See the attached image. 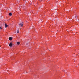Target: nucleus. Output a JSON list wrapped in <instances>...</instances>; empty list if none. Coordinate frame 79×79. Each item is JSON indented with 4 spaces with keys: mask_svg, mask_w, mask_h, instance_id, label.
I'll return each mask as SVG.
<instances>
[{
    "mask_svg": "<svg viewBox=\"0 0 79 79\" xmlns=\"http://www.w3.org/2000/svg\"><path fill=\"white\" fill-rule=\"evenodd\" d=\"M19 27H20L21 26V27H23V25L22 23H20L19 24Z\"/></svg>",
    "mask_w": 79,
    "mask_h": 79,
    "instance_id": "f257e3e1",
    "label": "nucleus"
},
{
    "mask_svg": "<svg viewBox=\"0 0 79 79\" xmlns=\"http://www.w3.org/2000/svg\"><path fill=\"white\" fill-rule=\"evenodd\" d=\"M9 47H12V43H10V44H9Z\"/></svg>",
    "mask_w": 79,
    "mask_h": 79,
    "instance_id": "f03ea898",
    "label": "nucleus"
},
{
    "mask_svg": "<svg viewBox=\"0 0 79 79\" xmlns=\"http://www.w3.org/2000/svg\"><path fill=\"white\" fill-rule=\"evenodd\" d=\"M12 39V37H10L9 38V40H11Z\"/></svg>",
    "mask_w": 79,
    "mask_h": 79,
    "instance_id": "7ed1b4c3",
    "label": "nucleus"
},
{
    "mask_svg": "<svg viewBox=\"0 0 79 79\" xmlns=\"http://www.w3.org/2000/svg\"><path fill=\"white\" fill-rule=\"evenodd\" d=\"M17 45H19V44H20V43L19 42H17Z\"/></svg>",
    "mask_w": 79,
    "mask_h": 79,
    "instance_id": "20e7f679",
    "label": "nucleus"
},
{
    "mask_svg": "<svg viewBox=\"0 0 79 79\" xmlns=\"http://www.w3.org/2000/svg\"><path fill=\"white\" fill-rule=\"evenodd\" d=\"M8 26L6 24H5V27H8Z\"/></svg>",
    "mask_w": 79,
    "mask_h": 79,
    "instance_id": "39448f33",
    "label": "nucleus"
},
{
    "mask_svg": "<svg viewBox=\"0 0 79 79\" xmlns=\"http://www.w3.org/2000/svg\"><path fill=\"white\" fill-rule=\"evenodd\" d=\"M9 16H11L12 15V14L11 13H9Z\"/></svg>",
    "mask_w": 79,
    "mask_h": 79,
    "instance_id": "423d86ee",
    "label": "nucleus"
},
{
    "mask_svg": "<svg viewBox=\"0 0 79 79\" xmlns=\"http://www.w3.org/2000/svg\"><path fill=\"white\" fill-rule=\"evenodd\" d=\"M17 33H19V30H18L17 31Z\"/></svg>",
    "mask_w": 79,
    "mask_h": 79,
    "instance_id": "0eeeda50",
    "label": "nucleus"
},
{
    "mask_svg": "<svg viewBox=\"0 0 79 79\" xmlns=\"http://www.w3.org/2000/svg\"><path fill=\"white\" fill-rule=\"evenodd\" d=\"M0 29H2V27H0Z\"/></svg>",
    "mask_w": 79,
    "mask_h": 79,
    "instance_id": "6e6552de",
    "label": "nucleus"
},
{
    "mask_svg": "<svg viewBox=\"0 0 79 79\" xmlns=\"http://www.w3.org/2000/svg\"><path fill=\"white\" fill-rule=\"evenodd\" d=\"M34 27V26H33L32 28H33Z\"/></svg>",
    "mask_w": 79,
    "mask_h": 79,
    "instance_id": "1a4fd4ad",
    "label": "nucleus"
},
{
    "mask_svg": "<svg viewBox=\"0 0 79 79\" xmlns=\"http://www.w3.org/2000/svg\"><path fill=\"white\" fill-rule=\"evenodd\" d=\"M27 44H28V43H27Z\"/></svg>",
    "mask_w": 79,
    "mask_h": 79,
    "instance_id": "9d476101",
    "label": "nucleus"
},
{
    "mask_svg": "<svg viewBox=\"0 0 79 79\" xmlns=\"http://www.w3.org/2000/svg\"><path fill=\"white\" fill-rule=\"evenodd\" d=\"M75 17V18H76V17Z\"/></svg>",
    "mask_w": 79,
    "mask_h": 79,
    "instance_id": "9b49d317",
    "label": "nucleus"
},
{
    "mask_svg": "<svg viewBox=\"0 0 79 79\" xmlns=\"http://www.w3.org/2000/svg\"><path fill=\"white\" fill-rule=\"evenodd\" d=\"M23 0V1H24V0Z\"/></svg>",
    "mask_w": 79,
    "mask_h": 79,
    "instance_id": "f8f14e48",
    "label": "nucleus"
}]
</instances>
